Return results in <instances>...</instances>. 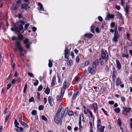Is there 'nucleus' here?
Masks as SVG:
<instances>
[{
  "label": "nucleus",
  "mask_w": 132,
  "mask_h": 132,
  "mask_svg": "<svg viewBox=\"0 0 132 132\" xmlns=\"http://www.w3.org/2000/svg\"><path fill=\"white\" fill-rule=\"evenodd\" d=\"M24 24V22L22 21H20L19 22L16 23L15 25V31L17 32H19L20 31L23 30L22 33L24 32V30H26L28 27L29 26V24L27 23L26 24L24 28L22 26Z\"/></svg>",
  "instance_id": "1"
},
{
  "label": "nucleus",
  "mask_w": 132,
  "mask_h": 132,
  "mask_svg": "<svg viewBox=\"0 0 132 132\" xmlns=\"http://www.w3.org/2000/svg\"><path fill=\"white\" fill-rule=\"evenodd\" d=\"M67 108L65 109L64 108H59L58 109L55 115L58 116L59 117H61L63 118L65 116L66 112H65L66 111L68 110Z\"/></svg>",
  "instance_id": "2"
},
{
  "label": "nucleus",
  "mask_w": 132,
  "mask_h": 132,
  "mask_svg": "<svg viewBox=\"0 0 132 132\" xmlns=\"http://www.w3.org/2000/svg\"><path fill=\"white\" fill-rule=\"evenodd\" d=\"M101 55L102 58L103 59H105V62H107L108 60L109 56L107 51H104L103 50H102L101 51Z\"/></svg>",
  "instance_id": "3"
},
{
  "label": "nucleus",
  "mask_w": 132,
  "mask_h": 132,
  "mask_svg": "<svg viewBox=\"0 0 132 132\" xmlns=\"http://www.w3.org/2000/svg\"><path fill=\"white\" fill-rule=\"evenodd\" d=\"M16 44L17 47L19 49V52L20 53V57H21L23 56L24 55V54L22 53V52L24 50L20 45V42L18 41H16Z\"/></svg>",
  "instance_id": "4"
},
{
  "label": "nucleus",
  "mask_w": 132,
  "mask_h": 132,
  "mask_svg": "<svg viewBox=\"0 0 132 132\" xmlns=\"http://www.w3.org/2000/svg\"><path fill=\"white\" fill-rule=\"evenodd\" d=\"M119 35L118 32V31L116 30L115 32L114 36L112 39L113 42L116 43L118 41V39L119 37Z\"/></svg>",
  "instance_id": "5"
},
{
  "label": "nucleus",
  "mask_w": 132,
  "mask_h": 132,
  "mask_svg": "<svg viewBox=\"0 0 132 132\" xmlns=\"http://www.w3.org/2000/svg\"><path fill=\"white\" fill-rule=\"evenodd\" d=\"M62 118L59 117L56 115H55L54 117V121L56 123L58 124H61L62 123Z\"/></svg>",
  "instance_id": "6"
},
{
  "label": "nucleus",
  "mask_w": 132,
  "mask_h": 132,
  "mask_svg": "<svg viewBox=\"0 0 132 132\" xmlns=\"http://www.w3.org/2000/svg\"><path fill=\"white\" fill-rule=\"evenodd\" d=\"M96 67H93V68L89 67L88 68V70L89 72L92 74H94L96 72Z\"/></svg>",
  "instance_id": "7"
},
{
  "label": "nucleus",
  "mask_w": 132,
  "mask_h": 132,
  "mask_svg": "<svg viewBox=\"0 0 132 132\" xmlns=\"http://www.w3.org/2000/svg\"><path fill=\"white\" fill-rule=\"evenodd\" d=\"M64 57L66 59H68V57L69 56L70 51L69 50H66V48L64 50Z\"/></svg>",
  "instance_id": "8"
},
{
  "label": "nucleus",
  "mask_w": 132,
  "mask_h": 132,
  "mask_svg": "<svg viewBox=\"0 0 132 132\" xmlns=\"http://www.w3.org/2000/svg\"><path fill=\"white\" fill-rule=\"evenodd\" d=\"M131 110V108H123V110H122V112L125 115H127V113L129 112Z\"/></svg>",
  "instance_id": "9"
},
{
  "label": "nucleus",
  "mask_w": 132,
  "mask_h": 132,
  "mask_svg": "<svg viewBox=\"0 0 132 132\" xmlns=\"http://www.w3.org/2000/svg\"><path fill=\"white\" fill-rule=\"evenodd\" d=\"M38 5L39 7L38 8V9L39 11H43L44 9L42 4L40 3L39 2L38 3Z\"/></svg>",
  "instance_id": "10"
},
{
  "label": "nucleus",
  "mask_w": 132,
  "mask_h": 132,
  "mask_svg": "<svg viewBox=\"0 0 132 132\" xmlns=\"http://www.w3.org/2000/svg\"><path fill=\"white\" fill-rule=\"evenodd\" d=\"M85 37L87 38H90L93 36V35L92 34H85L84 35Z\"/></svg>",
  "instance_id": "11"
},
{
  "label": "nucleus",
  "mask_w": 132,
  "mask_h": 132,
  "mask_svg": "<svg viewBox=\"0 0 132 132\" xmlns=\"http://www.w3.org/2000/svg\"><path fill=\"white\" fill-rule=\"evenodd\" d=\"M115 15L114 14H109L107 15V17L105 19V20H107L109 18L113 19Z\"/></svg>",
  "instance_id": "12"
},
{
  "label": "nucleus",
  "mask_w": 132,
  "mask_h": 132,
  "mask_svg": "<svg viewBox=\"0 0 132 132\" xmlns=\"http://www.w3.org/2000/svg\"><path fill=\"white\" fill-rule=\"evenodd\" d=\"M98 59H96L93 63L92 65L94 67H96L98 64Z\"/></svg>",
  "instance_id": "13"
},
{
  "label": "nucleus",
  "mask_w": 132,
  "mask_h": 132,
  "mask_svg": "<svg viewBox=\"0 0 132 132\" xmlns=\"http://www.w3.org/2000/svg\"><path fill=\"white\" fill-rule=\"evenodd\" d=\"M29 4L27 3H24L21 5V7L22 9H26L28 6Z\"/></svg>",
  "instance_id": "14"
},
{
  "label": "nucleus",
  "mask_w": 132,
  "mask_h": 132,
  "mask_svg": "<svg viewBox=\"0 0 132 132\" xmlns=\"http://www.w3.org/2000/svg\"><path fill=\"white\" fill-rule=\"evenodd\" d=\"M116 62L117 67L119 69H120L121 68V66L119 61L118 60H116Z\"/></svg>",
  "instance_id": "15"
},
{
  "label": "nucleus",
  "mask_w": 132,
  "mask_h": 132,
  "mask_svg": "<svg viewBox=\"0 0 132 132\" xmlns=\"http://www.w3.org/2000/svg\"><path fill=\"white\" fill-rule=\"evenodd\" d=\"M122 83L121 80L119 78H118L116 82V84L117 86H118L119 85H120V84H121Z\"/></svg>",
  "instance_id": "16"
},
{
  "label": "nucleus",
  "mask_w": 132,
  "mask_h": 132,
  "mask_svg": "<svg viewBox=\"0 0 132 132\" xmlns=\"http://www.w3.org/2000/svg\"><path fill=\"white\" fill-rule=\"evenodd\" d=\"M65 89H64L63 88L61 89L60 98H63L64 94V93Z\"/></svg>",
  "instance_id": "17"
},
{
  "label": "nucleus",
  "mask_w": 132,
  "mask_h": 132,
  "mask_svg": "<svg viewBox=\"0 0 132 132\" xmlns=\"http://www.w3.org/2000/svg\"><path fill=\"white\" fill-rule=\"evenodd\" d=\"M76 92L74 93H73V97H72V99H74L76 97V96L78 94V92H79V89L78 88L76 90Z\"/></svg>",
  "instance_id": "18"
},
{
  "label": "nucleus",
  "mask_w": 132,
  "mask_h": 132,
  "mask_svg": "<svg viewBox=\"0 0 132 132\" xmlns=\"http://www.w3.org/2000/svg\"><path fill=\"white\" fill-rule=\"evenodd\" d=\"M67 64L69 66H71L72 65V61L71 60L67 59Z\"/></svg>",
  "instance_id": "19"
},
{
  "label": "nucleus",
  "mask_w": 132,
  "mask_h": 132,
  "mask_svg": "<svg viewBox=\"0 0 132 132\" xmlns=\"http://www.w3.org/2000/svg\"><path fill=\"white\" fill-rule=\"evenodd\" d=\"M125 10L126 13L128 14L129 13L128 10L129 9V7L128 5H126V7L124 8Z\"/></svg>",
  "instance_id": "20"
},
{
  "label": "nucleus",
  "mask_w": 132,
  "mask_h": 132,
  "mask_svg": "<svg viewBox=\"0 0 132 132\" xmlns=\"http://www.w3.org/2000/svg\"><path fill=\"white\" fill-rule=\"evenodd\" d=\"M84 108V112L85 114H87V113H89L90 112V110L88 109H86V108Z\"/></svg>",
  "instance_id": "21"
},
{
  "label": "nucleus",
  "mask_w": 132,
  "mask_h": 132,
  "mask_svg": "<svg viewBox=\"0 0 132 132\" xmlns=\"http://www.w3.org/2000/svg\"><path fill=\"white\" fill-rule=\"evenodd\" d=\"M14 123L16 127L17 128H19V126H18L19 125V123L15 119L14 120Z\"/></svg>",
  "instance_id": "22"
},
{
  "label": "nucleus",
  "mask_w": 132,
  "mask_h": 132,
  "mask_svg": "<svg viewBox=\"0 0 132 132\" xmlns=\"http://www.w3.org/2000/svg\"><path fill=\"white\" fill-rule=\"evenodd\" d=\"M122 56L123 57H125L126 58H128L129 57V55H128V54H126L124 53L122 54Z\"/></svg>",
  "instance_id": "23"
},
{
  "label": "nucleus",
  "mask_w": 132,
  "mask_h": 132,
  "mask_svg": "<svg viewBox=\"0 0 132 132\" xmlns=\"http://www.w3.org/2000/svg\"><path fill=\"white\" fill-rule=\"evenodd\" d=\"M53 64L52 62L50 60H49V63L48 64V67H51L52 66Z\"/></svg>",
  "instance_id": "24"
},
{
  "label": "nucleus",
  "mask_w": 132,
  "mask_h": 132,
  "mask_svg": "<svg viewBox=\"0 0 132 132\" xmlns=\"http://www.w3.org/2000/svg\"><path fill=\"white\" fill-rule=\"evenodd\" d=\"M66 83L67 81L66 80L64 81L63 82V89H65L66 87Z\"/></svg>",
  "instance_id": "25"
},
{
  "label": "nucleus",
  "mask_w": 132,
  "mask_h": 132,
  "mask_svg": "<svg viewBox=\"0 0 132 132\" xmlns=\"http://www.w3.org/2000/svg\"><path fill=\"white\" fill-rule=\"evenodd\" d=\"M20 123L21 125L24 126L26 127H28V125L23 121L21 122Z\"/></svg>",
  "instance_id": "26"
},
{
  "label": "nucleus",
  "mask_w": 132,
  "mask_h": 132,
  "mask_svg": "<svg viewBox=\"0 0 132 132\" xmlns=\"http://www.w3.org/2000/svg\"><path fill=\"white\" fill-rule=\"evenodd\" d=\"M50 91V89L47 87L45 90V93L47 94L48 95L49 94Z\"/></svg>",
  "instance_id": "27"
},
{
  "label": "nucleus",
  "mask_w": 132,
  "mask_h": 132,
  "mask_svg": "<svg viewBox=\"0 0 132 132\" xmlns=\"http://www.w3.org/2000/svg\"><path fill=\"white\" fill-rule=\"evenodd\" d=\"M101 120L100 119H99L98 120L97 122V126H101Z\"/></svg>",
  "instance_id": "28"
},
{
  "label": "nucleus",
  "mask_w": 132,
  "mask_h": 132,
  "mask_svg": "<svg viewBox=\"0 0 132 132\" xmlns=\"http://www.w3.org/2000/svg\"><path fill=\"white\" fill-rule=\"evenodd\" d=\"M18 38L20 40L22 39L23 38V36L21 34L18 35Z\"/></svg>",
  "instance_id": "29"
},
{
  "label": "nucleus",
  "mask_w": 132,
  "mask_h": 132,
  "mask_svg": "<svg viewBox=\"0 0 132 132\" xmlns=\"http://www.w3.org/2000/svg\"><path fill=\"white\" fill-rule=\"evenodd\" d=\"M95 28L94 26L92 25L91 27V31L93 33H94V29Z\"/></svg>",
  "instance_id": "30"
},
{
  "label": "nucleus",
  "mask_w": 132,
  "mask_h": 132,
  "mask_svg": "<svg viewBox=\"0 0 132 132\" xmlns=\"http://www.w3.org/2000/svg\"><path fill=\"white\" fill-rule=\"evenodd\" d=\"M10 116V115L9 114H7L5 118V122H6L7 121V120L8 119H9V116Z\"/></svg>",
  "instance_id": "31"
},
{
  "label": "nucleus",
  "mask_w": 132,
  "mask_h": 132,
  "mask_svg": "<svg viewBox=\"0 0 132 132\" xmlns=\"http://www.w3.org/2000/svg\"><path fill=\"white\" fill-rule=\"evenodd\" d=\"M43 88V86L42 85H40L38 87V91H40L42 90Z\"/></svg>",
  "instance_id": "32"
},
{
  "label": "nucleus",
  "mask_w": 132,
  "mask_h": 132,
  "mask_svg": "<svg viewBox=\"0 0 132 132\" xmlns=\"http://www.w3.org/2000/svg\"><path fill=\"white\" fill-rule=\"evenodd\" d=\"M118 122L119 126L121 127V122L120 119L119 118L118 119Z\"/></svg>",
  "instance_id": "33"
},
{
  "label": "nucleus",
  "mask_w": 132,
  "mask_h": 132,
  "mask_svg": "<svg viewBox=\"0 0 132 132\" xmlns=\"http://www.w3.org/2000/svg\"><path fill=\"white\" fill-rule=\"evenodd\" d=\"M31 114L33 115H35L37 114V111L35 110H33L31 112Z\"/></svg>",
  "instance_id": "34"
},
{
  "label": "nucleus",
  "mask_w": 132,
  "mask_h": 132,
  "mask_svg": "<svg viewBox=\"0 0 132 132\" xmlns=\"http://www.w3.org/2000/svg\"><path fill=\"white\" fill-rule=\"evenodd\" d=\"M73 112L72 111H69L68 113V115L69 116H72L73 114Z\"/></svg>",
  "instance_id": "35"
},
{
  "label": "nucleus",
  "mask_w": 132,
  "mask_h": 132,
  "mask_svg": "<svg viewBox=\"0 0 132 132\" xmlns=\"http://www.w3.org/2000/svg\"><path fill=\"white\" fill-rule=\"evenodd\" d=\"M91 106H92V107H97V104L96 103H94L91 104Z\"/></svg>",
  "instance_id": "36"
},
{
  "label": "nucleus",
  "mask_w": 132,
  "mask_h": 132,
  "mask_svg": "<svg viewBox=\"0 0 132 132\" xmlns=\"http://www.w3.org/2000/svg\"><path fill=\"white\" fill-rule=\"evenodd\" d=\"M48 100L49 103L51 105L52 104V98L51 96H49L48 98Z\"/></svg>",
  "instance_id": "37"
},
{
  "label": "nucleus",
  "mask_w": 132,
  "mask_h": 132,
  "mask_svg": "<svg viewBox=\"0 0 132 132\" xmlns=\"http://www.w3.org/2000/svg\"><path fill=\"white\" fill-rule=\"evenodd\" d=\"M27 87V84H26L24 86V89H23V92L24 93H26V89Z\"/></svg>",
  "instance_id": "38"
},
{
  "label": "nucleus",
  "mask_w": 132,
  "mask_h": 132,
  "mask_svg": "<svg viewBox=\"0 0 132 132\" xmlns=\"http://www.w3.org/2000/svg\"><path fill=\"white\" fill-rule=\"evenodd\" d=\"M41 118L43 120H44L45 121H47V118L44 115H42V116Z\"/></svg>",
  "instance_id": "39"
},
{
  "label": "nucleus",
  "mask_w": 132,
  "mask_h": 132,
  "mask_svg": "<svg viewBox=\"0 0 132 132\" xmlns=\"http://www.w3.org/2000/svg\"><path fill=\"white\" fill-rule=\"evenodd\" d=\"M114 110L117 113H118L120 112V110L119 108H117L114 109Z\"/></svg>",
  "instance_id": "40"
},
{
  "label": "nucleus",
  "mask_w": 132,
  "mask_h": 132,
  "mask_svg": "<svg viewBox=\"0 0 132 132\" xmlns=\"http://www.w3.org/2000/svg\"><path fill=\"white\" fill-rule=\"evenodd\" d=\"M29 39H28L26 38V39L24 41V44H27L29 43Z\"/></svg>",
  "instance_id": "41"
},
{
  "label": "nucleus",
  "mask_w": 132,
  "mask_h": 132,
  "mask_svg": "<svg viewBox=\"0 0 132 132\" xmlns=\"http://www.w3.org/2000/svg\"><path fill=\"white\" fill-rule=\"evenodd\" d=\"M105 128V126H103L102 127V128H101L100 131H98V132H103L104 128Z\"/></svg>",
  "instance_id": "42"
},
{
  "label": "nucleus",
  "mask_w": 132,
  "mask_h": 132,
  "mask_svg": "<svg viewBox=\"0 0 132 132\" xmlns=\"http://www.w3.org/2000/svg\"><path fill=\"white\" fill-rule=\"evenodd\" d=\"M17 9V8L15 6H12L11 7V10L12 11L15 10Z\"/></svg>",
  "instance_id": "43"
},
{
  "label": "nucleus",
  "mask_w": 132,
  "mask_h": 132,
  "mask_svg": "<svg viewBox=\"0 0 132 132\" xmlns=\"http://www.w3.org/2000/svg\"><path fill=\"white\" fill-rule=\"evenodd\" d=\"M37 98L38 100L40 98V93L38 92H37Z\"/></svg>",
  "instance_id": "44"
},
{
  "label": "nucleus",
  "mask_w": 132,
  "mask_h": 132,
  "mask_svg": "<svg viewBox=\"0 0 132 132\" xmlns=\"http://www.w3.org/2000/svg\"><path fill=\"white\" fill-rule=\"evenodd\" d=\"M79 129L80 130H81L82 128L81 125V122H79Z\"/></svg>",
  "instance_id": "45"
},
{
  "label": "nucleus",
  "mask_w": 132,
  "mask_h": 132,
  "mask_svg": "<svg viewBox=\"0 0 132 132\" xmlns=\"http://www.w3.org/2000/svg\"><path fill=\"white\" fill-rule=\"evenodd\" d=\"M26 44L25 46L27 48V49H29V47H30V43L27 44Z\"/></svg>",
  "instance_id": "46"
},
{
  "label": "nucleus",
  "mask_w": 132,
  "mask_h": 132,
  "mask_svg": "<svg viewBox=\"0 0 132 132\" xmlns=\"http://www.w3.org/2000/svg\"><path fill=\"white\" fill-rule=\"evenodd\" d=\"M99 60L100 61V64L101 65H102L104 64V62L102 60V59L101 58H100L99 59Z\"/></svg>",
  "instance_id": "47"
},
{
  "label": "nucleus",
  "mask_w": 132,
  "mask_h": 132,
  "mask_svg": "<svg viewBox=\"0 0 132 132\" xmlns=\"http://www.w3.org/2000/svg\"><path fill=\"white\" fill-rule=\"evenodd\" d=\"M11 73L9 75V76L8 77V78H7V79L6 81L7 82V83H8V82L9 79H10V78H11Z\"/></svg>",
  "instance_id": "48"
},
{
  "label": "nucleus",
  "mask_w": 132,
  "mask_h": 132,
  "mask_svg": "<svg viewBox=\"0 0 132 132\" xmlns=\"http://www.w3.org/2000/svg\"><path fill=\"white\" fill-rule=\"evenodd\" d=\"M98 19L99 21L100 22H102L103 21L102 18L100 16L98 17Z\"/></svg>",
  "instance_id": "49"
},
{
  "label": "nucleus",
  "mask_w": 132,
  "mask_h": 132,
  "mask_svg": "<svg viewBox=\"0 0 132 132\" xmlns=\"http://www.w3.org/2000/svg\"><path fill=\"white\" fill-rule=\"evenodd\" d=\"M62 98H60V97L59 95H57V96L56 99L58 101H60L61 99Z\"/></svg>",
  "instance_id": "50"
},
{
  "label": "nucleus",
  "mask_w": 132,
  "mask_h": 132,
  "mask_svg": "<svg viewBox=\"0 0 132 132\" xmlns=\"http://www.w3.org/2000/svg\"><path fill=\"white\" fill-rule=\"evenodd\" d=\"M115 25V23L114 22H112L110 24V26L112 27H114Z\"/></svg>",
  "instance_id": "51"
},
{
  "label": "nucleus",
  "mask_w": 132,
  "mask_h": 132,
  "mask_svg": "<svg viewBox=\"0 0 132 132\" xmlns=\"http://www.w3.org/2000/svg\"><path fill=\"white\" fill-rule=\"evenodd\" d=\"M36 82H35L34 83V85L35 86H37L38 85V83H39L38 81L37 80H36Z\"/></svg>",
  "instance_id": "52"
},
{
  "label": "nucleus",
  "mask_w": 132,
  "mask_h": 132,
  "mask_svg": "<svg viewBox=\"0 0 132 132\" xmlns=\"http://www.w3.org/2000/svg\"><path fill=\"white\" fill-rule=\"evenodd\" d=\"M34 101V98L32 97H31L29 99V101L30 102H33Z\"/></svg>",
  "instance_id": "53"
},
{
  "label": "nucleus",
  "mask_w": 132,
  "mask_h": 132,
  "mask_svg": "<svg viewBox=\"0 0 132 132\" xmlns=\"http://www.w3.org/2000/svg\"><path fill=\"white\" fill-rule=\"evenodd\" d=\"M101 110L103 111V112H104V113L106 115H108L107 112V111H105L104 109H103V108H102L101 109Z\"/></svg>",
  "instance_id": "54"
},
{
  "label": "nucleus",
  "mask_w": 132,
  "mask_h": 132,
  "mask_svg": "<svg viewBox=\"0 0 132 132\" xmlns=\"http://www.w3.org/2000/svg\"><path fill=\"white\" fill-rule=\"evenodd\" d=\"M121 101L123 102H124L125 100V98L123 96H121Z\"/></svg>",
  "instance_id": "55"
},
{
  "label": "nucleus",
  "mask_w": 132,
  "mask_h": 132,
  "mask_svg": "<svg viewBox=\"0 0 132 132\" xmlns=\"http://www.w3.org/2000/svg\"><path fill=\"white\" fill-rule=\"evenodd\" d=\"M89 62L88 61H87L86 62H85V63L84 64L85 66H87L89 64Z\"/></svg>",
  "instance_id": "56"
},
{
  "label": "nucleus",
  "mask_w": 132,
  "mask_h": 132,
  "mask_svg": "<svg viewBox=\"0 0 132 132\" xmlns=\"http://www.w3.org/2000/svg\"><path fill=\"white\" fill-rule=\"evenodd\" d=\"M28 74L29 76H30L31 77H34V75H33V74L32 73H30L28 72Z\"/></svg>",
  "instance_id": "57"
},
{
  "label": "nucleus",
  "mask_w": 132,
  "mask_h": 132,
  "mask_svg": "<svg viewBox=\"0 0 132 132\" xmlns=\"http://www.w3.org/2000/svg\"><path fill=\"white\" fill-rule=\"evenodd\" d=\"M105 70L106 72L109 71V67L108 66L106 65L105 68Z\"/></svg>",
  "instance_id": "58"
},
{
  "label": "nucleus",
  "mask_w": 132,
  "mask_h": 132,
  "mask_svg": "<svg viewBox=\"0 0 132 132\" xmlns=\"http://www.w3.org/2000/svg\"><path fill=\"white\" fill-rule=\"evenodd\" d=\"M11 84H8L7 85V89H9L11 87Z\"/></svg>",
  "instance_id": "59"
},
{
  "label": "nucleus",
  "mask_w": 132,
  "mask_h": 132,
  "mask_svg": "<svg viewBox=\"0 0 132 132\" xmlns=\"http://www.w3.org/2000/svg\"><path fill=\"white\" fill-rule=\"evenodd\" d=\"M108 103L109 104H114V102L112 101H109L108 102Z\"/></svg>",
  "instance_id": "60"
},
{
  "label": "nucleus",
  "mask_w": 132,
  "mask_h": 132,
  "mask_svg": "<svg viewBox=\"0 0 132 132\" xmlns=\"http://www.w3.org/2000/svg\"><path fill=\"white\" fill-rule=\"evenodd\" d=\"M102 127L101 126H97V130L98 131H100V129H101V128H102Z\"/></svg>",
  "instance_id": "61"
},
{
  "label": "nucleus",
  "mask_w": 132,
  "mask_h": 132,
  "mask_svg": "<svg viewBox=\"0 0 132 132\" xmlns=\"http://www.w3.org/2000/svg\"><path fill=\"white\" fill-rule=\"evenodd\" d=\"M90 128H93V126L92 124V122L90 121L89 122Z\"/></svg>",
  "instance_id": "62"
},
{
  "label": "nucleus",
  "mask_w": 132,
  "mask_h": 132,
  "mask_svg": "<svg viewBox=\"0 0 132 132\" xmlns=\"http://www.w3.org/2000/svg\"><path fill=\"white\" fill-rule=\"evenodd\" d=\"M32 28L33 31L34 32L37 29V28L35 27H33Z\"/></svg>",
  "instance_id": "63"
},
{
  "label": "nucleus",
  "mask_w": 132,
  "mask_h": 132,
  "mask_svg": "<svg viewBox=\"0 0 132 132\" xmlns=\"http://www.w3.org/2000/svg\"><path fill=\"white\" fill-rule=\"evenodd\" d=\"M15 79H13L11 81V83L13 84H14L15 82Z\"/></svg>",
  "instance_id": "64"
}]
</instances>
